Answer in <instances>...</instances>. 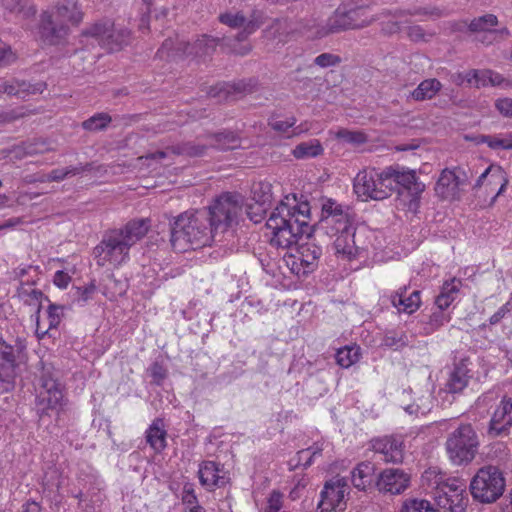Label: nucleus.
<instances>
[{
    "mask_svg": "<svg viewBox=\"0 0 512 512\" xmlns=\"http://www.w3.org/2000/svg\"><path fill=\"white\" fill-rule=\"evenodd\" d=\"M391 304L399 311L412 314L417 311L421 305L420 292L415 290L407 296V287H400L391 297Z\"/></svg>",
    "mask_w": 512,
    "mask_h": 512,
    "instance_id": "obj_22",
    "label": "nucleus"
},
{
    "mask_svg": "<svg viewBox=\"0 0 512 512\" xmlns=\"http://www.w3.org/2000/svg\"><path fill=\"white\" fill-rule=\"evenodd\" d=\"M409 483V477L399 469H386L378 475L376 487L380 492L397 495L402 493Z\"/></svg>",
    "mask_w": 512,
    "mask_h": 512,
    "instance_id": "obj_20",
    "label": "nucleus"
},
{
    "mask_svg": "<svg viewBox=\"0 0 512 512\" xmlns=\"http://www.w3.org/2000/svg\"><path fill=\"white\" fill-rule=\"evenodd\" d=\"M41 85L39 87H35L26 83L25 81L19 80H0V95L8 94V95H17L21 96L25 93H36L41 92Z\"/></svg>",
    "mask_w": 512,
    "mask_h": 512,
    "instance_id": "obj_28",
    "label": "nucleus"
},
{
    "mask_svg": "<svg viewBox=\"0 0 512 512\" xmlns=\"http://www.w3.org/2000/svg\"><path fill=\"white\" fill-rule=\"evenodd\" d=\"M461 287V280L453 278L445 281L440 294L435 299V305L441 309H447L457 298Z\"/></svg>",
    "mask_w": 512,
    "mask_h": 512,
    "instance_id": "obj_27",
    "label": "nucleus"
},
{
    "mask_svg": "<svg viewBox=\"0 0 512 512\" xmlns=\"http://www.w3.org/2000/svg\"><path fill=\"white\" fill-rule=\"evenodd\" d=\"M485 183H487L489 186L500 184V187L496 193V196H499L505 191L508 184V179L506 178L505 172L500 166L490 165L478 177L474 185V189L480 188Z\"/></svg>",
    "mask_w": 512,
    "mask_h": 512,
    "instance_id": "obj_24",
    "label": "nucleus"
},
{
    "mask_svg": "<svg viewBox=\"0 0 512 512\" xmlns=\"http://www.w3.org/2000/svg\"><path fill=\"white\" fill-rule=\"evenodd\" d=\"M422 486L443 512H465L469 497L464 480L448 476L437 467H429L421 476Z\"/></svg>",
    "mask_w": 512,
    "mask_h": 512,
    "instance_id": "obj_4",
    "label": "nucleus"
},
{
    "mask_svg": "<svg viewBox=\"0 0 512 512\" xmlns=\"http://www.w3.org/2000/svg\"><path fill=\"white\" fill-rule=\"evenodd\" d=\"M282 497H283V495L281 492H279L277 490H273L268 498L265 511L266 512H279L283 505Z\"/></svg>",
    "mask_w": 512,
    "mask_h": 512,
    "instance_id": "obj_53",
    "label": "nucleus"
},
{
    "mask_svg": "<svg viewBox=\"0 0 512 512\" xmlns=\"http://www.w3.org/2000/svg\"><path fill=\"white\" fill-rule=\"evenodd\" d=\"M511 302L508 301L504 305H502L490 318L489 324L496 325L498 324L510 311H511Z\"/></svg>",
    "mask_w": 512,
    "mask_h": 512,
    "instance_id": "obj_59",
    "label": "nucleus"
},
{
    "mask_svg": "<svg viewBox=\"0 0 512 512\" xmlns=\"http://www.w3.org/2000/svg\"><path fill=\"white\" fill-rule=\"evenodd\" d=\"M447 452L455 465L468 464L475 457V450H447Z\"/></svg>",
    "mask_w": 512,
    "mask_h": 512,
    "instance_id": "obj_48",
    "label": "nucleus"
},
{
    "mask_svg": "<svg viewBox=\"0 0 512 512\" xmlns=\"http://www.w3.org/2000/svg\"><path fill=\"white\" fill-rule=\"evenodd\" d=\"M234 90L238 93H243V92H246L247 89H246V86L244 83L242 82H239L237 84H219V85H216L214 87H211L208 94L211 96V97H218V98H221V94H225V97L231 92V90Z\"/></svg>",
    "mask_w": 512,
    "mask_h": 512,
    "instance_id": "obj_46",
    "label": "nucleus"
},
{
    "mask_svg": "<svg viewBox=\"0 0 512 512\" xmlns=\"http://www.w3.org/2000/svg\"><path fill=\"white\" fill-rule=\"evenodd\" d=\"M217 478L213 462L205 464L204 468L199 470V480L202 485H215Z\"/></svg>",
    "mask_w": 512,
    "mask_h": 512,
    "instance_id": "obj_49",
    "label": "nucleus"
},
{
    "mask_svg": "<svg viewBox=\"0 0 512 512\" xmlns=\"http://www.w3.org/2000/svg\"><path fill=\"white\" fill-rule=\"evenodd\" d=\"M506 487L502 471L493 465L480 468L471 479L469 490L473 499L482 504L496 502Z\"/></svg>",
    "mask_w": 512,
    "mask_h": 512,
    "instance_id": "obj_7",
    "label": "nucleus"
},
{
    "mask_svg": "<svg viewBox=\"0 0 512 512\" xmlns=\"http://www.w3.org/2000/svg\"><path fill=\"white\" fill-rule=\"evenodd\" d=\"M210 145L220 150H229L239 147L240 141L233 132H220L211 137Z\"/></svg>",
    "mask_w": 512,
    "mask_h": 512,
    "instance_id": "obj_36",
    "label": "nucleus"
},
{
    "mask_svg": "<svg viewBox=\"0 0 512 512\" xmlns=\"http://www.w3.org/2000/svg\"><path fill=\"white\" fill-rule=\"evenodd\" d=\"M70 281L71 277L69 276V274L62 270H59L54 274L53 283L61 289L67 288Z\"/></svg>",
    "mask_w": 512,
    "mask_h": 512,
    "instance_id": "obj_60",
    "label": "nucleus"
},
{
    "mask_svg": "<svg viewBox=\"0 0 512 512\" xmlns=\"http://www.w3.org/2000/svg\"><path fill=\"white\" fill-rule=\"evenodd\" d=\"M385 180L390 183V194L394 189V184L402 186L412 195L420 194L425 187L423 183L418 182L415 171L399 167H387L385 169Z\"/></svg>",
    "mask_w": 512,
    "mask_h": 512,
    "instance_id": "obj_18",
    "label": "nucleus"
},
{
    "mask_svg": "<svg viewBox=\"0 0 512 512\" xmlns=\"http://www.w3.org/2000/svg\"><path fill=\"white\" fill-rule=\"evenodd\" d=\"M376 18L369 13L366 5H343L328 19L326 30L318 33L324 36L341 30L360 29L374 22Z\"/></svg>",
    "mask_w": 512,
    "mask_h": 512,
    "instance_id": "obj_8",
    "label": "nucleus"
},
{
    "mask_svg": "<svg viewBox=\"0 0 512 512\" xmlns=\"http://www.w3.org/2000/svg\"><path fill=\"white\" fill-rule=\"evenodd\" d=\"M182 502L186 507L198 503L193 484L186 483L184 485L182 491Z\"/></svg>",
    "mask_w": 512,
    "mask_h": 512,
    "instance_id": "obj_58",
    "label": "nucleus"
},
{
    "mask_svg": "<svg viewBox=\"0 0 512 512\" xmlns=\"http://www.w3.org/2000/svg\"><path fill=\"white\" fill-rule=\"evenodd\" d=\"M331 235L336 236L334 241L335 253L342 259H355L366 249L365 242L360 239L361 231L357 232L353 225L346 229L331 232Z\"/></svg>",
    "mask_w": 512,
    "mask_h": 512,
    "instance_id": "obj_12",
    "label": "nucleus"
},
{
    "mask_svg": "<svg viewBox=\"0 0 512 512\" xmlns=\"http://www.w3.org/2000/svg\"><path fill=\"white\" fill-rule=\"evenodd\" d=\"M408 36L413 41H419L423 39L424 33L419 26H412L408 28Z\"/></svg>",
    "mask_w": 512,
    "mask_h": 512,
    "instance_id": "obj_63",
    "label": "nucleus"
},
{
    "mask_svg": "<svg viewBox=\"0 0 512 512\" xmlns=\"http://www.w3.org/2000/svg\"><path fill=\"white\" fill-rule=\"evenodd\" d=\"M18 56L12 47L0 40V66H9L16 62Z\"/></svg>",
    "mask_w": 512,
    "mask_h": 512,
    "instance_id": "obj_50",
    "label": "nucleus"
},
{
    "mask_svg": "<svg viewBox=\"0 0 512 512\" xmlns=\"http://www.w3.org/2000/svg\"><path fill=\"white\" fill-rule=\"evenodd\" d=\"M512 425V394L504 395L490 420L488 434L491 437L505 434Z\"/></svg>",
    "mask_w": 512,
    "mask_h": 512,
    "instance_id": "obj_19",
    "label": "nucleus"
},
{
    "mask_svg": "<svg viewBox=\"0 0 512 512\" xmlns=\"http://www.w3.org/2000/svg\"><path fill=\"white\" fill-rule=\"evenodd\" d=\"M401 512H439V509L425 499L408 498L403 502Z\"/></svg>",
    "mask_w": 512,
    "mask_h": 512,
    "instance_id": "obj_41",
    "label": "nucleus"
},
{
    "mask_svg": "<svg viewBox=\"0 0 512 512\" xmlns=\"http://www.w3.org/2000/svg\"><path fill=\"white\" fill-rule=\"evenodd\" d=\"M478 142L486 144L494 151L512 150V133L481 135Z\"/></svg>",
    "mask_w": 512,
    "mask_h": 512,
    "instance_id": "obj_29",
    "label": "nucleus"
},
{
    "mask_svg": "<svg viewBox=\"0 0 512 512\" xmlns=\"http://www.w3.org/2000/svg\"><path fill=\"white\" fill-rule=\"evenodd\" d=\"M339 62L340 58L337 55L331 53H322L314 60V63L322 68L334 66Z\"/></svg>",
    "mask_w": 512,
    "mask_h": 512,
    "instance_id": "obj_55",
    "label": "nucleus"
},
{
    "mask_svg": "<svg viewBox=\"0 0 512 512\" xmlns=\"http://www.w3.org/2000/svg\"><path fill=\"white\" fill-rule=\"evenodd\" d=\"M445 310L446 309H441L436 306V309L432 312L426 323V333H433L450 321L451 316L449 313L445 312Z\"/></svg>",
    "mask_w": 512,
    "mask_h": 512,
    "instance_id": "obj_40",
    "label": "nucleus"
},
{
    "mask_svg": "<svg viewBox=\"0 0 512 512\" xmlns=\"http://www.w3.org/2000/svg\"><path fill=\"white\" fill-rule=\"evenodd\" d=\"M270 126L273 130L280 132V133H286L288 129L293 128L292 134L290 136H298L306 131L309 130V125L307 123H301L298 126L294 125L296 124V118L291 116L285 120L282 119H273L270 121Z\"/></svg>",
    "mask_w": 512,
    "mask_h": 512,
    "instance_id": "obj_33",
    "label": "nucleus"
},
{
    "mask_svg": "<svg viewBox=\"0 0 512 512\" xmlns=\"http://www.w3.org/2000/svg\"><path fill=\"white\" fill-rule=\"evenodd\" d=\"M166 430L162 419H155L146 431V441L152 448L166 446Z\"/></svg>",
    "mask_w": 512,
    "mask_h": 512,
    "instance_id": "obj_31",
    "label": "nucleus"
},
{
    "mask_svg": "<svg viewBox=\"0 0 512 512\" xmlns=\"http://www.w3.org/2000/svg\"><path fill=\"white\" fill-rule=\"evenodd\" d=\"M242 212L238 196L226 193L207 209L184 212L171 228V245L177 252L211 245L219 234L234 224Z\"/></svg>",
    "mask_w": 512,
    "mask_h": 512,
    "instance_id": "obj_1",
    "label": "nucleus"
},
{
    "mask_svg": "<svg viewBox=\"0 0 512 512\" xmlns=\"http://www.w3.org/2000/svg\"><path fill=\"white\" fill-rule=\"evenodd\" d=\"M465 181V173L462 170L444 169L436 182L435 193L443 200L459 199L461 186L464 185Z\"/></svg>",
    "mask_w": 512,
    "mask_h": 512,
    "instance_id": "obj_13",
    "label": "nucleus"
},
{
    "mask_svg": "<svg viewBox=\"0 0 512 512\" xmlns=\"http://www.w3.org/2000/svg\"><path fill=\"white\" fill-rule=\"evenodd\" d=\"M468 380L467 369L463 366L455 367L447 384L449 392H461L467 386Z\"/></svg>",
    "mask_w": 512,
    "mask_h": 512,
    "instance_id": "obj_37",
    "label": "nucleus"
},
{
    "mask_svg": "<svg viewBox=\"0 0 512 512\" xmlns=\"http://www.w3.org/2000/svg\"><path fill=\"white\" fill-rule=\"evenodd\" d=\"M446 445V448H477L480 441L471 424H462L449 434Z\"/></svg>",
    "mask_w": 512,
    "mask_h": 512,
    "instance_id": "obj_21",
    "label": "nucleus"
},
{
    "mask_svg": "<svg viewBox=\"0 0 512 512\" xmlns=\"http://www.w3.org/2000/svg\"><path fill=\"white\" fill-rule=\"evenodd\" d=\"M442 88V84L435 78L423 80L416 89L413 90L411 96L416 101H424L432 99Z\"/></svg>",
    "mask_w": 512,
    "mask_h": 512,
    "instance_id": "obj_30",
    "label": "nucleus"
},
{
    "mask_svg": "<svg viewBox=\"0 0 512 512\" xmlns=\"http://www.w3.org/2000/svg\"><path fill=\"white\" fill-rule=\"evenodd\" d=\"M83 20V13L74 0H60L40 16L38 34L43 43L60 45L65 43L70 28L68 22L78 25Z\"/></svg>",
    "mask_w": 512,
    "mask_h": 512,
    "instance_id": "obj_5",
    "label": "nucleus"
},
{
    "mask_svg": "<svg viewBox=\"0 0 512 512\" xmlns=\"http://www.w3.org/2000/svg\"><path fill=\"white\" fill-rule=\"evenodd\" d=\"M219 21L222 24H225L231 28H240L244 26L243 32L239 34V39H245L249 34H251L259 25L254 23L253 21H249L246 23V19L240 12L237 13H223L219 16Z\"/></svg>",
    "mask_w": 512,
    "mask_h": 512,
    "instance_id": "obj_26",
    "label": "nucleus"
},
{
    "mask_svg": "<svg viewBox=\"0 0 512 512\" xmlns=\"http://www.w3.org/2000/svg\"><path fill=\"white\" fill-rule=\"evenodd\" d=\"M151 375L155 380L160 381L165 378L166 373L160 364L154 363L151 367Z\"/></svg>",
    "mask_w": 512,
    "mask_h": 512,
    "instance_id": "obj_62",
    "label": "nucleus"
},
{
    "mask_svg": "<svg viewBox=\"0 0 512 512\" xmlns=\"http://www.w3.org/2000/svg\"><path fill=\"white\" fill-rule=\"evenodd\" d=\"M322 255V248L317 245L310 235L307 236V240L296 249V254L293 255V265L299 264L300 267L293 268L298 275H307L314 271L318 266L319 259Z\"/></svg>",
    "mask_w": 512,
    "mask_h": 512,
    "instance_id": "obj_14",
    "label": "nucleus"
},
{
    "mask_svg": "<svg viewBox=\"0 0 512 512\" xmlns=\"http://www.w3.org/2000/svg\"><path fill=\"white\" fill-rule=\"evenodd\" d=\"M322 213L324 215L322 221L327 228H331V232L346 229L352 225L349 207H344L333 199H328L323 203Z\"/></svg>",
    "mask_w": 512,
    "mask_h": 512,
    "instance_id": "obj_17",
    "label": "nucleus"
},
{
    "mask_svg": "<svg viewBox=\"0 0 512 512\" xmlns=\"http://www.w3.org/2000/svg\"><path fill=\"white\" fill-rule=\"evenodd\" d=\"M50 149L47 147V144L43 141H35L23 144L21 147H17L14 152L15 156L21 158L26 155H36L42 154Z\"/></svg>",
    "mask_w": 512,
    "mask_h": 512,
    "instance_id": "obj_44",
    "label": "nucleus"
},
{
    "mask_svg": "<svg viewBox=\"0 0 512 512\" xmlns=\"http://www.w3.org/2000/svg\"><path fill=\"white\" fill-rule=\"evenodd\" d=\"M390 183L385 180V169H363L354 178L353 189L358 198L383 200L390 196Z\"/></svg>",
    "mask_w": 512,
    "mask_h": 512,
    "instance_id": "obj_10",
    "label": "nucleus"
},
{
    "mask_svg": "<svg viewBox=\"0 0 512 512\" xmlns=\"http://www.w3.org/2000/svg\"><path fill=\"white\" fill-rule=\"evenodd\" d=\"M96 287L94 284L77 289V301L80 303H86L95 292Z\"/></svg>",
    "mask_w": 512,
    "mask_h": 512,
    "instance_id": "obj_61",
    "label": "nucleus"
},
{
    "mask_svg": "<svg viewBox=\"0 0 512 512\" xmlns=\"http://www.w3.org/2000/svg\"><path fill=\"white\" fill-rule=\"evenodd\" d=\"M63 316V306L50 304L47 310L48 329L57 328Z\"/></svg>",
    "mask_w": 512,
    "mask_h": 512,
    "instance_id": "obj_51",
    "label": "nucleus"
},
{
    "mask_svg": "<svg viewBox=\"0 0 512 512\" xmlns=\"http://www.w3.org/2000/svg\"><path fill=\"white\" fill-rule=\"evenodd\" d=\"M377 478L374 465L370 462H362L351 471V482L359 491L371 489Z\"/></svg>",
    "mask_w": 512,
    "mask_h": 512,
    "instance_id": "obj_23",
    "label": "nucleus"
},
{
    "mask_svg": "<svg viewBox=\"0 0 512 512\" xmlns=\"http://www.w3.org/2000/svg\"><path fill=\"white\" fill-rule=\"evenodd\" d=\"M497 24L498 19L495 15L486 14L473 19L469 25V29L476 33V35H482V33L495 28Z\"/></svg>",
    "mask_w": 512,
    "mask_h": 512,
    "instance_id": "obj_39",
    "label": "nucleus"
},
{
    "mask_svg": "<svg viewBox=\"0 0 512 512\" xmlns=\"http://www.w3.org/2000/svg\"><path fill=\"white\" fill-rule=\"evenodd\" d=\"M216 39L203 35L195 43L178 41L175 45L172 39H167L158 50L157 55L162 59L176 60L183 56L202 58L210 55L216 48Z\"/></svg>",
    "mask_w": 512,
    "mask_h": 512,
    "instance_id": "obj_9",
    "label": "nucleus"
},
{
    "mask_svg": "<svg viewBox=\"0 0 512 512\" xmlns=\"http://www.w3.org/2000/svg\"><path fill=\"white\" fill-rule=\"evenodd\" d=\"M422 404H411L405 409L409 414L425 415L431 408V398L427 396L421 399Z\"/></svg>",
    "mask_w": 512,
    "mask_h": 512,
    "instance_id": "obj_54",
    "label": "nucleus"
},
{
    "mask_svg": "<svg viewBox=\"0 0 512 512\" xmlns=\"http://www.w3.org/2000/svg\"><path fill=\"white\" fill-rule=\"evenodd\" d=\"M504 33V30H498L496 28H493V29H490L484 33H482V35H476V40L478 42H481L485 45H490L492 44L493 42H495L498 37L500 35H502Z\"/></svg>",
    "mask_w": 512,
    "mask_h": 512,
    "instance_id": "obj_57",
    "label": "nucleus"
},
{
    "mask_svg": "<svg viewBox=\"0 0 512 512\" xmlns=\"http://www.w3.org/2000/svg\"><path fill=\"white\" fill-rule=\"evenodd\" d=\"M336 137L337 139L352 145H361L367 141V137L363 132L351 131L348 129H340L336 133Z\"/></svg>",
    "mask_w": 512,
    "mask_h": 512,
    "instance_id": "obj_45",
    "label": "nucleus"
},
{
    "mask_svg": "<svg viewBox=\"0 0 512 512\" xmlns=\"http://www.w3.org/2000/svg\"><path fill=\"white\" fill-rule=\"evenodd\" d=\"M495 108L503 117L512 118V98L497 99Z\"/></svg>",
    "mask_w": 512,
    "mask_h": 512,
    "instance_id": "obj_56",
    "label": "nucleus"
},
{
    "mask_svg": "<svg viewBox=\"0 0 512 512\" xmlns=\"http://www.w3.org/2000/svg\"><path fill=\"white\" fill-rule=\"evenodd\" d=\"M206 146L204 145H193L190 143L184 144L179 147L167 148L164 151H157L155 153H150L145 157H141L140 160L145 159L148 160H157L161 161L166 159L170 154L180 155L185 154L189 156H200L204 153Z\"/></svg>",
    "mask_w": 512,
    "mask_h": 512,
    "instance_id": "obj_25",
    "label": "nucleus"
},
{
    "mask_svg": "<svg viewBox=\"0 0 512 512\" xmlns=\"http://www.w3.org/2000/svg\"><path fill=\"white\" fill-rule=\"evenodd\" d=\"M15 368V349L0 338V392L4 393L13 389Z\"/></svg>",
    "mask_w": 512,
    "mask_h": 512,
    "instance_id": "obj_16",
    "label": "nucleus"
},
{
    "mask_svg": "<svg viewBox=\"0 0 512 512\" xmlns=\"http://www.w3.org/2000/svg\"><path fill=\"white\" fill-rule=\"evenodd\" d=\"M111 117L107 113H97L82 123L83 129L87 131L104 130L111 122Z\"/></svg>",
    "mask_w": 512,
    "mask_h": 512,
    "instance_id": "obj_43",
    "label": "nucleus"
},
{
    "mask_svg": "<svg viewBox=\"0 0 512 512\" xmlns=\"http://www.w3.org/2000/svg\"><path fill=\"white\" fill-rule=\"evenodd\" d=\"M28 114L23 108L12 109L9 111H0V124L11 123L15 120L23 118Z\"/></svg>",
    "mask_w": 512,
    "mask_h": 512,
    "instance_id": "obj_52",
    "label": "nucleus"
},
{
    "mask_svg": "<svg viewBox=\"0 0 512 512\" xmlns=\"http://www.w3.org/2000/svg\"><path fill=\"white\" fill-rule=\"evenodd\" d=\"M323 150L322 144L318 139H311L296 145L292 154L297 159H309L321 155Z\"/></svg>",
    "mask_w": 512,
    "mask_h": 512,
    "instance_id": "obj_32",
    "label": "nucleus"
},
{
    "mask_svg": "<svg viewBox=\"0 0 512 512\" xmlns=\"http://www.w3.org/2000/svg\"><path fill=\"white\" fill-rule=\"evenodd\" d=\"M349 486L346 478H333L327 481L321 491L318 512H343L346 509L345 496Z\"/></svg>",
    "mask_w": 512,
    "mask_h": 512,
    "instance_id": "obj_11",
    "label": "nucleus"
},
{
    "mask_svg": "<svg viewBox=\"0 0 512 512\" xmlns=\"http://www.w3.org/2000/svg\"><path fill=\"white\" fill-rule=\"evenodd\" d=\"M472 75L476 76L477 87L486 86L488 84L499 85L501 81V76L491 70H477V73H473Z\"/></svg>",
    "mask_w": 512,
    "mask_h": 512,
    "instance_id": "obj_47",
    "label": "nucleus"
},
{
    "mask_svg": "<svg viewBox=\"0 0 512 512\" xmlns=\"http://www.w3.org/2000/svg\"><path fill=\"white\" fill-rule=\"evenodd\" d=\"M310 219L307 201H299L295 195L285 196L266 222L271 234L270 244L282 249L298 244L304 235H310Z\"/></svg>",
    "mask_w": 512,
    "mask_h": 512,
    "instance_id": "obj_2",
    "label": "nucleus"
},
{
    "mask_svg": "<svg viewBox=\"0 0 512 512\" xmlns=\"http://www.w3.org/2000/svg\"><path fill=\"white\" fill-rule=\"evenodd\" d=\"M372 448H402L406 445L405 438L400 434L377 437L371 440Z\"/></svg>",
    "mask_w": 512,
    "mask_h": 512,
    "instance_id": "obj_42",
    "label": "nucleus"
},
{
    "mask_svg": "<svg viewBox=\"0 0 512 512\" xmlns=\"http://www.w3.org/2000/svg\"><path fill=\"white\" fill-rule=\"evenodd\" d=\"M22 223H23V220L20 217L8 219L2 225H0V231L3 229L14 228L17 225H20Z\"/></svg>",
    "mask_w": 512,
    "mask_h": 512,
    "instance_id": "obj_64",
    "label": "nucleus"
},
{
    "mask_svg": "<svg viewBox=\"0 0 512 512\" xmlns=\"http://www.w3.org/2000/svg\"><path fill=\"white\" fill-rule=\"evenodd\" d=\"M408 343V336L402 330H387L381 342L383 346L394 350H400L406 347Z\"/></svg>",
    "mask_w": 512,
    "mask_h": 512,
    "instance_id": "obj_35",
    "label": "nucleus"
},
{
    "mask_svg": "<svg viewBox=\"0 0 512 512\" xmlns=\"http://www.w3.org/2000/svg\"><path fill=\"white\" fill-rule=\"evenodd\" d=\"M148 229V221L141 219L107 232L93 251L97 265L117 267L127 262L130 248L146 235Z\"/></svg>",
    "mask_w": 512,
    "mask_h": 512,
    "instance_id": "obj_3",
    "label": "nucleus"
},
{
    "mask_svg": "<svg viewBox=\"0 0 512 512\" xmlns=\"http://www.w3.org/2000/svg\"><path fill=\"white\" fill-rule=\"evenodd\" d=\"M91 169V163L79 164L77 166H71L66 168H57L53 169L48 173V179H50L51 182H60L70 176L80 175L84 172L90 171Z\"/></svg>",
    "mask_w": 512,
    "mask_h": 512,
    "instance_id": "obj_34",
    "label": "nucleus"
},
{
    "mask_svg": "<svg viewBox=\"0 0 512 512\" xmlns=\"http://www.w3.org/2000/svg\"><path fill=\"white\" fill-rule=\"evenodd\" d=\"M360 348L357 346H346L336 353V362L343 368H349L359 360Z\"/></svg>",
    "mask_w": 512,
    "mask_h": 512,
    "instance_id": "obj_38",
    "label": "nucleus"
},
{
    "mask_svg": "<svg viewBox=\"0 0 512 512\" xmlns=\"http://www.w3.org/2000/svg\"><path fill=\"white\" fill-rule=\"evenodd\" d=\"M63 400L62 390L56 380L42 378V384L37 394V411L40 415L48 414L49 411H57Z\"/></svg>",
    "mask_w": 512,
    "mask_h": 512,
    "instance_id": "obj_15",
    "label": "nucleus"
},
{
    "mask_svg": "<svg viewBox=\"0 0 512 512\" xmlns=\"http://www.w3.org/2000/svg\"><path fill=\"white\" fill-rule=\"evenodd\" d=\"M80 43L84 46L97 43L102 48L114 52L121 50L131 41V31L116 26L111 20L98 21L82 31Z\"/></svg>",
    "mask_w": 512,
    "mask_h": 512,
    "instance_id": "obj_6",
    "label": "nucleus"
}]
</instances>
